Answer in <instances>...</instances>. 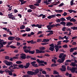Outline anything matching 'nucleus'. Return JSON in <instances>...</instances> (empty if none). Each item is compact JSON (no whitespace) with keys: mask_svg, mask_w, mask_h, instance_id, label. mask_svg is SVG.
<instances>
[{"mask_svg":"<svg viewBox=\"0 0 77 77\" xmlns=\"http://www.w3.org/2000/svg\"><path fill=\"white\" fill-rule=\"evenodd\" d=\"M61 71H66V66L65 65H63L62 66L61 68L60 69Z\"/></svg>","mask_w":77,"mask_h":77,"instance_id":"20e7f679","label":"nucleus"},{"mask_svg":"<svg viewBox=\"0 0 77 77\" xmlns=\"http://www.w3.org/2000/svg\"><path fill=\"white\" fill-rule=\"evenodd\" d=\"M71 29H72L73 30H77V28L76 26H74L73 27H71Z\"/></svg>","mask_w":77,"mask_h":77,"instance_id":"cd10ccee","label":"nucleus"},{"mask_svg":"<svg viewBox=\"0 0 77 77\" xmlns=\"http://www.w3.org/2000/svg\"><path fill=\"white\" fill-rule=\"evenodd\" d=\"M21 55L20 57L21 59H26V55L25 54H22Z\"/></svg>","mask_w":77,"mask_h":77,"instance_id":"7ed1b4c3","label":"nucleus"},{"mask_svg":"<svg viewBox=\"0 0 77 77\" xmlns=\"http://www.w3.org/2000/svg\"><path fill=\"white\" fill-rule=\"evenodd\" d=\"M36 63V61H33L31 63V64H32L31 65L35 67H38V66H37V64H35Z\"/></svg>","mask_w":77,"mask_h":77,"instance_id":"39448f33","label":"nucleus"},{"mask_svg":"<svg viewBox=\"0 0 77 77\" xmlns=\"http://www.w3.org/2000/svg\"><path fill=\"white\" fill-rule=\"evenodd\" d=\"M63 5H64V4H63V3H61L59 5V7H60L62 6H63Z\"/></svg>","mask_w":77,"mask_h":77,"instance_id":"052dcab7","label":"nucleus"},{"mask_svg":"<svg viewBox=\"0 0 77 77\" xmlns=\"http://www.w3.org/2000/svg\"><path fill=\"white\" fill-rule=\"evenodd\" d=\"M73 24L71 22H68V26H72Z\"/></svg>","mask_w":77,"mask_h":77,"instance_id":"79ce46f5","label":"nucleus"},{"mask_svg":"<svg viewBox=\"0 0 77 77\" xmlns=\"http://www.w3.org/2000/svg\"><path fill=\"white\" fill-rule=\"evenodd\" d=\"M76 69V68L74 67H72V68L70 69V70L72 72H75V70Z\"/></svg>","mask_w":77,"mask_h":77,"instance_id":"9d476101","label":"nucleus"},{"mask_svg":"<svg viewBox=\"0 0 77 77\" xmlns=\"http://www.w3.org/2000/svg\"><path fill=\"white\" fill-rule=\"evenodd\" d=\"M53 31L51 30V32L47 34V36H51V35H53L54 34Z\"/></svg>","mask_w":77,"mask_h":77,"instance_id":"ddd939ff","label":"nucleus"},{"mask_svg":"<svg viewBox=\"0 0 77 77\" xmlns=\"http://www.w3.org/2000/svg\"><path fill=\"white\" fill-rule=\"evenodd\" d=\"M16 39V40H17V41H18L19 40H20L21 39V38H20L17 37L16 38H15Z\"/></svg>","mask_w":77,"mask_h":77,"instance_id":"0e129e2a","label":"nucleus"},{"mask_svg":"<svg viewBox=\"0 0 77 77\" xmlns=\"http://www.w3.org/2000/svg\"><path fill=\"white\" fill-rule=\"evenodd\" d=\"M44 3L46 4V5L50 4V3H48V0H46V1H44Z\"/></svg>","mask_w":77,"mask_h":77,"instance_id":"2f4dec72","label":"nucleus"},{"mask_svg":"<svg viewBox=\"0 0 77 77\" xmlns=\"http://www.w3.org/2000/svg\"><path fill=\"white\" fill-rule=\"evenodd\" d=\"M27 33L24 34L22 35V36H23V37H25V36H27Z\"/></svg>","mask_w":77,"mask_h":77,"instance_id":"e2e57ef3","label":"nucleus"},{"mask_svg":"<svg viewBox=\"0 0 77 77\" xmlns=\"http://www.w3.org/2000/svg\"><path fill=\"white\" fill-rule=\"evenodd\" d=\"M27 74L29 75H34V72L32 71H28L27 72Z\"/></svg>","mask_w":77,"mask_h":77,"instance_id":"423d86ee","label":"nucleus"},{"mask_svg":"<svg viewBox=\"0 0 77 77\" xmlns=\"http://www.w3.org/2000/svg\"><path fill=\"white\" fill-rule=\"evenodd\" d=\"M61 26V25L59 23L56 24L55 25V26L57 27V26Z\"/></svg>","mask_w":77,"mask_h":77,"instance_id":"49530a36","label":"nucleus"},{"mask_svg":"<svg viewBox=\"0 0 77 77\" xmlns=\"http://www.w3.org/2000/svg\"><path fill=\"white\" fill-rule=\"evenodd\" d=\"M52 62H54V63H56V61L55 60L53 59H52Z\"/></svg>","mask_w":77,"mask_h":77,"instance_id":"3c124183","label":"nucleus"},{"mask_svg":"<svg viewBox=\"0 0 77 77\" xmlns=\"http://www.w3.org/2000/svg\"><path fill=\"white\" fill-rule=\"evenodd\" d=\"M0 49L3 47V44H2L1 42L0 43Z\"/></svg>","mask_w":77,"mask_h":77,"instance_id":"72a5a7b5","label":"nucleus"},{"mask_svg":"<svg viewBox=\"0 0 77 77\" xmlns=\"http://www.w3.org/2000/svg\"><path fill=\"white\" fill-rule=\"evenodd\" d=\"M68 47V46L67 45H65L63 46V48H66Z\"/></svg>","mask_w":77,"mask_h":77,"instance_id":"680f3d73","label":"nucleus"},{"mask_svg":"<svg viewBox=\"0 0 77 77\" xmlns=\"http://www.w3.org/2000/svg\"><path fill=\"white\" fill-rule=\"evenodd\" d=\"M69 33L68 34V36H70V35H71V32H72V30L70 29L69 30Z\"/></svg>","mask_w":77,"mask_h":77,"instance_id":"4c0bfd02","label":"nucleus"},{"mask_svg":"<svg viewBox=\"0 0 77 77\" xmlns=\"http://www.w3.org/2000/svg\"><path fill=\"white\" fill-rule=\"evenodd\" d=\"M53 72V74H59V72L56 70H54Z\"/></svg>","mask_w":77,"mask_h":77,"instance_id":"c85d7f7f","label":"nucleus"},{"mask_svg":"<svg viewBox=\"0 0 77 77\" xmlns=\"http://www.w3.org/2000/svg\"><path fill=\"white\" fill-rule=\"evenodd\" d=\"M18 66L22 69L24 68V66H23V64H20L18 65Z\"/></svg>","mask_w":77,"mask_h":77,"instance_id":"4be33fe9","label":"nucleus"},{"mask_svg":"<svg viewBox=\"0 0 77 77\" xmlns=\"http://www.w3.org/2000/svg\"><path fill=\"white\" fill-rule=\"evenodd\" d=\"M4 63H5L7 66H11L12 65H13V63L11 62H8V61L5 60L3 61Z\"/></svg>","mask_w":77,"mask_h":77,"instance_id":"f03ea898","label":"nucleus"},{"mask_svg":"<svg viewBox=\"0 0 77 77\" xmlns=\"http://www.w3.org/2000/svg\"><path fill=\"white\" fill-rule=\"evenodd\" d=\"M10 48H16L15 46L13 45H11L10 46Z\"/></svg>","mask_w":77,"mask_h":77,"instance_id":"a18cd8bd","label":"nucleus"},{"mask_svg":"<svg viewBox=\"0 0 77 77\" xmlns=\"http://www.w3.org/2000/svg\"><path fill=\"white\" fill-rule=\"evenodd\" d=\"M42 73L43 74H46L47 72L45 70H43L42 72Z\"/></svg>","mask_w":77,"mask_h":77,"instance_id":"8fccbe9b","label":"nucleus"},{"mask_svg":"<svg viewBox=\"0 0 77 77\" xmlns=\"http://www.w3.org/2000/svg\"><path fill=\"white\" fill-rule=\"evenodd\" d=\"M61 77L60 75H55V76H54V77Z\"/></svg>","mask_w":77,"mask_h":77,"instance_id":"774afa93","label":"nucleus"},{"mask_svg":"<svg viewBox=\"0 0 77 77\" xmlns=\"http://www.w3.org/2000/svg\"><path fill=\"white\" fill-rule=\"evenodd\" d=\"M67 15V13L66 12H64V14H62V15H63L64 17L66 16Z\"/></svg>","mask_w":77,"mask_h":77,"instance_id":"bf43d9fd","label":"nucleus"},{"mask_svg":"<svg viewBox=\"0 0 77 77\" xmlns=\"http://www.w3.org/2000/svg\"><path fill=\"white\" fill-rule=\"evenodd\" d=\"M45 56H47V57H49L50 55H49L48 54H45Z\"/></svg>","mask_w":77,"mask_h":77,"instance_id":"5fc2aeb1","label":"nucleus"},{"mask_svg":"<svg viewBox=\"0 0 77 77\" xmlns=\"http://www.w3.org/2000/svg\"><path fill=\"white\" fill-rule=\"evenodd\" d=\"M15 37H9L8 38V40L10 41H12V40H14V39H15Z\"/></svg>","mask_w":77,"mask_h":77,"instance_id":"f8f14e48","label":"nucleus"},{"mask_svg":"<svg viewBox=\"0 0 77 77\" xmlns=\"http://www.w3.org/2000/svg\"><path fill=\"white\" fill-rule=\"evenodd\" d=\"M55 12H57V13H59L60 12H63V10H55Z\"/></svg>","mask_w":77,"mask_h":77,"instance_id":"f3484780","label":"nucleus"},{"mask_svg":"<svg viewBox=\"0 0 77 77\" xmlns=\"http://www.w3.org/2000/svg\"><path fill=\"white\" fill-rule=\"evenodd\" d=\"M74 51V49L73 48H71L70 49V53H72V52H73Z\"/></svg>","mask_w":77,"mask_h":77,"instance_id":"c03bdc74","label":"nucleus"},{"mask_svg":"<svg viewBox=\"0 0 77 77\" xmlns=\"http://www.w3.org/2000/svg\"><path fill=\"white\" fill-rule=\"evenodd\" d=\"M35 72H34V75H35L37 74H38L39 72V69H37L36 70H35Z\"/></svg>","mask_w":77,"mask_h":77,"instance_id":"1a4fd4ad","label":"nucleus"},{"mask_svg":"<svg viewBox=\"0 0 77 77\" xmlns=\"http://www.w3.org/2000/svg\"><path fill=\"white\" fill-rule=\"evenodd\" d=\"M38 66H45V65L43 63H40L38 64Z\"/></svg>","mask_w":77,"mask_h":77,"instance_id":"603ef678","label":"nucleus"},{"mask_svg":"<svg viewBox=\"0 0 77 77\" xmlns=\"http://www.w3.org/2000/svg\"><path fill=\"white\" fill-rule=\"evenodd\" d=\"M42 41V39H38L37 40V42H41Z\"/></svg>","mask_w":77,"mask_h":77,"instance_id":"a19ab883","label":"nucleus"},{"mask_svg":"<svg viewBox=\"0 0 77 77\" xmlns=\"http://www.w3.org/2000/svg\"><path fill=\"white\" fill-rule=\"evenodd\" d=\"M55 12H57V13H59L60 12H63V10H55Z\"/></svg>","mask_w":77,"mask_h":77,"instance_id":"dca6fc26","label":"nucleus"},{"mask_svg":"<svg viewBox=\"0 0 77 77\" xmlns=\"http://www.w3.org/2000/svg\"><path fill=\"white\" fill-rule=\"evenodd\" d=\"M46 69H47L48 71H51V69L49 68H47Z\"/></svg>","mask_w":77,"mask_h":77,"instance_id":"338daca9","label":"nucleus"},{"mask_svg":"<svg viewBox=\"0 0 77 77\" xmlns=\"http://www.w3.org/2000/svg\"><path fill=\"white\" fill-rule=\"evenodd\" d=\"M50 50V51H54V47H50L49 48Z\"/></svg>","mask_w":77,"mask_h":77,"instance_id":"5701e85b","label":"nucleus"},{"mask_svg":"<svg viewBox=\"0 0 77 77\" xmlns=\"http://www.w3.org/2000/svg\"><path fill=\"white\" fill-rule=\"evenodd\" d=\"M29 66H30V63L28 62L26 63V66H24V67L26 69L28 68L29 67Z\"/></svg>","mask_w":77,"mask_h":77,"instance_id":"9b49d317","label":"nucleus"},{"mask_svg":"<svg viewBox=\"0 0 77 77\" xmlns=\"http://www.w3.org/2000/svg\"><path fill=\"white\" fill-rule=\"evenodd\" d=\"M47 29H48V30H51V27L50 25H47Z\"/></svg>","mask_w":77,"mask_h":77,"instance_id":"aec40b11","label":"nucleus"},{"mask_svg":"<svg viewBox=\"0 0 77 77\" xmlns=\"http://www.w3.org/2000/svg\"><path fill=\"white\" fill-rule=\"evenodd\" d=\"M70 66H76V64L74 62H71V63L70 64Z\"/></svg>","mask_w":77,"mask_h":77,"instance_id":"4468645a","label":"nucleus"},{"mask_svg":"<svg viewBox=\"0 0 77 77\" xmlns=\"http://www.w3.org/2000/svg\"><path fill=\"white\" fill-rule=\"evenodd\" d=\"M50 47H51L54 48V44H51L49 45Z\"/></svg>","mask_w":77,"mask_h":77,"instance_id":"de8ad7c7","label":"nucleus"},{"mask_svg":"<svg viewBox=\"0 0 77 77\" xmlns=\"http://www.w3.org/2000/svg\"><path fill=\"white\" fill-rule=\"evenodd\" d=\"M73 10H68V12H70V13H72V11Z\"/></svg>","mask_w":77,"mask_h":77,"instance_id":"69168bd1","label":"nucleus"},{"mask_svg":"<svg viewBox=\"0 0 77 77\" xmlns=\"http://www.w3.org/2000/svg\"><path fill=\"white\" fill-rule=\"evenodd\" d=\"M31 49H29V50L27 49H25L24 50V51L26 53H29V54H33L35 53V50L32 51H30Z\"/></svg>","mask_w":77,"mask_h":77,"instance_id":"f257e3e1","label":"nucleus"},{"mask_svg":"<svg viewBox=\"0 0 77 77\" xmlns=\"http://www.w3.org/2000/svg\"><path fill=\"white\" fill-rule=\"evenodd\" d=\"M42 42H47L46 39H43V41H42Z\"/></svg>","mask_w":77,"mask_h":77,"instance_id":"13d9d810","label":"nucleus"},{"mask_svg":"<svg viewBox=\"0 0 77 77\" xmlns=\"http://www.w3.org/2000/svg\"><path fill=\"white\" fill-rule=\"evenodd\" d=\"M51 27V28H53V27H54L55 26V24H53L52 25H50Z\"/></svg>","mask_w":77,"mask_h":77,"instance_id":"864d4df0","label":"nucleus"},{"mask_svg":"<svg viewBox=\"0 0 77 77\" xmlns=\"http://www.w3.org/2000/svg\"><path fill=\"white\" fill-rule=\"evenodd\" d=\"M32 12V9H29L27 10L28 12L30 13V12Z\"/></svg>","mask_w":77,"mask_h":77,"instance_id":"09e8293b","label":"nucleus"},{"mask_svg":"<svg viewBox=\"0 0 77 77\" xmlns=\"http://www.w3.org/2000/svg\"><path fill=\"white\" fill-rule=\"evenodd\" d=\"M64 60H65V58H62L61 59H59L58 60V62H59L60 63H63V62H64Z\"/></svg>","mask_w":77,"mask_h":77,"instance_id":"0eeeda50","label":"nucleus"},{"mask_svg":"<svg viewBox=\"0 0 77 77\" xmlns=\"http://www.w3.org/2000/svg\"><path fill=\"white\" fill-rule=\"evenodd\" d=\"M39 49L41 50H44L45 49V47H42L39 48Z\"/></svg>","mask_w":77,"mask_h":77,"instance_id":"bb28decb","label":"nucleus"},{"mask_svg":"<svg viewBox=\"0 0 77 77\" xmlns=\"http://www.w3.org/2000/svg\"><path fill=\"white\" fill-rule=\"evenodd\" d=\"M10 19H12L13 20H16V19L15 18V17H14V16H12L11 17V18H9Z\"/></svg>","mask_w":77,"mask_h":77,"instance_id":"58836bf2","label":"nucleus"},{"mask_svg":"<svg viewBox=\"0 0 77 77\" xmlns=\"http://www.w3.org/2000/svg\"><path fill=\"white\" fill-rule=\"evenodd\" d=\"M16 63L17 64H20L22 63V62L20 61H17L16 62Z\"/></svg>","mask_w":77,"mask_h":77,"instance_id":"c756f323","label":"nucleus"},{"mask_svg":"<svg viewBox=\"0 0 77 77\" xmlns=\"http://www.w3.org/2000/svg\"><path fill=\"white\" fill-rule=\"evenodd\" d=\"M56 21L57 23H60L61 21V20L60 19H57L56 20Z\"/></svg>","mask_w":77,"mask_h":77,"instance_id":"e433bc0d","label":"nucleus"},{"mask_svg":"<svg viewBox=\"0 0 77 77\" xmlns=\"http://www.w3.org/2000/svg\"><path fill=\"white\" fill-rule=\"evenodd\" d=\"M70 22H75L76 21V20L74 19V18H72L70 20Z\"/></svg>","mask_w":77,"mask_h":77,"instance_id":"a211bd4d","label":"nucleus"},{"mask_svg":"<svg viewBox=\"0 0 77 77\" xmlns=\"http://www.w3.org/2000/svg\"><path fill=\"white\" fill-rule=\"evenodd\" d=\"M60 24L62 25H63L64 26H66V23L65 22H61L60 23Z\"/></svg>","mask_w":77,"mask_h":77,"instance_id":"412c9836","label":"nucleus"},{"mask_svg":"<svg viewBox=\"0 0 77 77\" xmlns=\"http://www.w3.org/2000/svg\"><path fill=\"white\" fill-rule=\"evenodd\" d=\"M36 27H38V28H41L42 27V25L41 24L40 25H39V24H37Z\"/></svg>","mask_w":77,"mask_h":77,"instance_id":"7c9ffc66","label":"nucleus"},{"mask_svg":"<svg viewBox=\"0 0 77 77\" xmlns=\"http://www.w3.org/2000/svg\"><path fill=\"white\" fill-rule=\"evenodd\" d=\"M8 72L9 75H13V74L11 71L8 70Z\"/></svg>","mask_w":77,"mask_h":77,"instance_id":"393cba45","label":"nucleus"},{"mask_svg":"<svg viewBox=\"0 0 77 77\" xmlns=\"http://www.w3.org/2000/svg\"><path fill=\"white\" fill-rule=\"evenodd\" d=\"M36 53L37 54H39V53H42V51H39V49H36Z\"/></svg>","mask_w":77,"mask_h":77,"instance_id":"2eb2a0df","label":"nucleus"},{"mask_svg":"<svg viewBox=\"0 0 77 77\" xmlns=\"http://www.w3.org/2000/svg\"><path fill=\"white\" fill-rule=\"evenodd\" d=\"M65 29H66V27H64L62 29V30L63 32H65Z\"/></svg>","mask_w":77,"mask_h":77,"instance_id":"4d7b16f0","label":"nucleus"},{"mask_svg":"<svg viewBox=\"0 0 77 77\" xmlns=\"http://www.w3.org/2000/svg\"><path fill=\"white\" fill-rule=\"evenodd\" d=\"M25 30L26 32H30V29L28 27H27L25 29Z\"/></svg>","mask_w":77,"mask_h":77,"instance_id":"a878e982","label":"nucleus"},{"mask_svg":"<svg viewBox=\"0 0 77 77\" xmlns=\"http://www.w3.org/2000/svg\"><path fill=\"white\" fill-rule=\"evenodd\" d=\"M63 54H64L63 53H60V55L59 56V58H61L63 56Z\"/></svg>","mask_w":77,"mask_h":77,"instance_id":"b1692460","label":"nucleus"},{"mask_svg":"<svg viewBox=\"0 0 77 77\" xmlns=\"http://www.w3.org/2000/svg\"><path fill=\"white\" fill-rule=\"evenodd\" d=\"M12 13H11V14H9L8 15V18H11V17H13V15H12Z\"/></svg>","mask_w":77,"mask_h":77,"instance_id":"6ab92c4d","label":"nucleus"},{"mask_svg":"<svg viewBox=\"0 0 77 77\" xmlns=\"http://www.w3.org/2000/svg\"><path fill=\"white\" fill-rule=\"evenodd\" d=\"M61 42H62L61 41H59L58 42H57V45H61L62 44V43H61Z\"/></svg>","mask_w":77,"mask_h":77,"instance_id":"f704fd0d","label":"nucleus"},{"mask_svg":"<svg viewBox=\"0 0 77 77\" xmlns=\"http://www.w3.org/2000/svg\"><path fill=\"white\" fill-rule=\"evenodd\" d=\"M74 0H72L70 2V5L71 6H72V5H73V3H74Z\"/></svg>","mask_w":77,"mask_h":77,"instance_id":"37998d69","label":"nucleus"},{"mask_svg":"<svg viewBox=\"0 0 77 77\" xmlns=\"http://www.w3.org/2000/svg\"><path fill=\"white\" fill-rule=\"evenodd\" d=\"M25 28V26L22 25L20 27V29H24Z\"/></svg>","mask_w":77,"mask_h":77,"instance_id":"c9c22d12","label":"nucleus"},{"mask_svg":"<svg viewBox=\"0 0 77 77\" xmlns=\"http://www.w3.org/2000/svg\"><path fill=\"white\" fill-rule=\"evenodd\" d=\"M41 74H42V73H41V72H40L38 73V74L37 75H38V77H41Z\"/></svg>","mask_w":77,"mask_h":77,"instance_id":"ea45409f","label":"nucleus"},{"mask_svg":"<svg viewBox=\"0 0 77 77\" xmlns=\"http://www.w3.org/2000/svg\"><path fill=\"white\" fill-rule=\"evenodd\" d=\"M1 43L2 44H3V45H6V44H7V42H3Z\"/></svg>","mask_w":77,"mask_h":77,"instance_id":"6e6d98bb","label":"nucleus"},{"mask_svg":"<svg viewBox=\"0 0 77 77\" xmlns=\"http://www.w3.org/2000/svg\"><path fill=\"white\" fill-rule=\"evenodd\" d=\"M28 6L30 9H34L36 8V7L33 5H29Z\"/></svg>","mask_w":77,"mask_h":77,"instance_id":"6e6552de","label":"nucleus"},{"mask_svg":"<svg viewBox=\"0 0 77 77\" xmlns=\"http://www.w3.org/2000/svg\"><path fill=\"white\" fill-rule=\"evenodd\" d=\"M60 20H61V21H66V20L65 19V18L62 17L60 18Z\"/></svg>","mask_w":77,"mask_h":77,"instance_id":"473e14b6","label":"nucleus"}]
</instances>
